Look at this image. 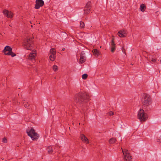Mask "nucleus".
<instances>
[{
  "instance_id": "f257e3e1",
  "label": "nucleus",
  "mask_w": 161,
  "mask_h": 161,
  "mask_svg": "<svg viewBox=\"0 0 161 161\" xmlns=\"http://www.w3.org/2000/svg\"><path fill=\"white\" fill-rule=\"evenodd\" d=\"M75 97V100L76 103L81 104L87 102L88 100L89 97L86 93L81 92L76 94Z\"/></svg>"
},
{
  "instance_id": "f03ea898",
  "label": "nucleus",
  "mask_w": 161,
  "mask_h": 161,
  "mask_svg": "<svg viewBox=\"0 0 161 161\" xmlns=\"http://www.w3.org/2000/svg\"><path fill=\"white\" fill-rule=\"evenodd\" d=\"M23 45L25 48L27 50H31L34 46L33 41L32 38L27 37L24 41Z\"/></svg>"
},
{
  "instance_id": "7ed1b4c3",
  "label": "nucleus",
  "mask_w": 161,
  "mask_h": 161,
  "mask_svg": "<svg viewBox=\"0 0 161 161\" xmlns=\"http://www.w3.org/2000/svg\"><path fill=\"white\" fill-rule=\"evenodd\" d=\"M142 101L144 104L147 106V110L150 108L151 104V99L150 96L147 94H143L142 95Z\"/></svg>"
},
{
  "instance_id": "20e7f679",
  "label": "nucleus",
  "mask_w": 161,
  "mask_h": 161,
  "mask_svg": "<svg viewBox=\"0 0 161 161\" xmlns=\"http://www.w3.org/2000/svg\"><path fill=\"white\" fill-rule=\"evenodd\" d=\"M137 117L141 121L145 122L147 120L148 116L142 109H140L138 112Z\"/></svg>"
},
{
  "instance_id": "39448f33",
  "label": "nucleus",
  "mask_w": 161,
  "mask_h": 161,
  "mask_svg": "<svg viewBox=\"0 0 161 161\" xmlns=\"http://www.w3.org/2000/svg\"><path fill=\"white\" fill-rule=\"evenodd\" d=\"M26 132L28 135L33 140H37L38 138V135L35 132V130L33 128H31L30 130H27Z\"/></svg>"
},
{
  "instance_id": "423d86ee",
  "label": "nucleus",
  "mask_w": 161,
  "mask_h": 161,
  "mask_svg": "<svg viewBox=\"0 0 161 161\" xmlns=\"http://www.w3.org/2000/svg\"><path fill=\"white\" fill-rule=\"evenodd\" d=\"M12 48L8 46H6L3 50V52L4 54L7 55H11L13 57L16 56L14 53L12 52Z\"/></svg>"
},
{
  "instance_id": "0eeeda50",
  "label": "nucleus",
  "mask_w": 161,
  "mask_h": 161,
  "mask_svg": "<svg viewBox=\"0 0 161 161\" xmlns=\"http://www.w3.org/2000/svg\"><path fill=\"white\" fill-rule=\"evenodd\" d=\"M123 154L124 155V159L125 161H131V156L130 155L129 151L127 150H123L121 148Z\"/></svg>"
},
{
  "instance_id": "6e6552de",
  "label": "nucleus",
  "mask_w": 161,
  "mask_h": 161,
  "mask_svg": "<svg viewBox=\"0 0 161 161\" xmlns=\"http://www.w3.org/2000/svg\"><path fill=\"white\" fill-rule=\"evenodd\" d=\"M56 57V51L54 48H52L50 51V59L51 61H53L55 60Z\"/></svg>"
},
{
  "instance_id": "1a4fd4ad",
  "label": "nucleus",
  "mask_w": 161,
  "mask_h": 161,
  "mask_svg": "<svg viewBox=\"0 0 161 161\" xmlns=\"http://www.w3.org/2000/svg\"><path fill=\"white\" fill-rule=\"evenodd\" d=\"M44 2L42 0H36V4L35 5V8L36 9H38L40 7L43 6Z\"/></svg>"
},
{
  "instance_id": "9d476101",
  "label": "nucleus",
  "mask_w": 161,
  "mask_h": 161,
  "mask_svg": "<svg viewBox=\"0 0 161 161\" xmlns=\"http://www.w3.org/2000/svg\"><path fill=\"white\" fill-rule=\"evenodd\" d=\"M91 2H88L86 3L84 9V13L85 14H89L91 11Z\"/></svg>"
},
{
  "instance_id": "9b49d317",
  "label": "nucleus",
  "mask_w": 161,
  "mask_h": 161,
  "mask_svg": "<svg viewBox=\"0 0 161 161\" xmlns=\"http://www.w3.org/2000/svg\"><path fill=\"white\" fill-rule=\"evenodd\" d=\"M3 14L8 18H12L13 16V13L8 10L5 9L3 11Z\"/></svg>"
},
{
  "instance_id": "f8f14e48",
  "label": "nucleus",
  "mask_w": 161,
  "mask_h": 161,
  "mask_svg": "<svg viewBox=\"0 0 161 161\" xmlns=\"http://www.w3.org/2000/svg\"><path fill=\"white\" fill-rule=\"evenodd\" d=\"M86 60L85 53L84 51L81 52L80 54V62L81 64L84 63Z\"/></svg>"
},
{
  "instance_id": "ddd939ff",
  "label": "nucleus",
  "mask_w": 161,
  "mask_h": 161,
  "mask_svg": "<svg viewBox=\"0 0 161 161\" xmlns=\"http://www.w3.org/2000/svg\"><path fill=\"white\" fill-rule=\"evenodd\" d=\"M118 35L120 37H125L126 36V31L125 30L120 31L118 34Z\"/></svg>"
},
{
  "instance_id": "4468645a",
  "label": "nucleus",
  "mask_w": 161,
  "mask_h": 161,
  "mask_svg": "<svg viewBox=\"0 0 161 161\" xmlns=\"http://www.w3.org/2000/svg\"><path fill=\"white\" fill-rule=\"evenodd\" d=\"M32 52L31 53L29 56V59L31 60H35L36 56V53L35 51Z\"/></svg>"
},
{
  "instance_id": "2eb2a0df",
  "label": "nucleus",
  "mask_w": 161,
  "mask_h": 161,
  "mask_svg": "<svg viewBox=\"0 0 161 161\" xmlns=\"http://www.w3.org/2000/svg\"><path fill=\"white\" fill-rule=\"evenodd\" d=\"M80 138L83 142L86 143H88L89 142V141L88 138L84 135L82 134H81Z\"/></svg>"
},
{
  "instance_id": "dca6fc26",
  "label": "nucleus",
  "mask_w": 161,
  "mask_h": 161,
  "mask_svg": "<svg viewBox=\"0 0 161 161\" xmlns=\"http://www.w3.org/2000/svg\"><path fill=\"white\" fill-rule=\"evenodd\" d=\"M92 51L93 54L96 57H97L101 54L100 52L97 49H93Z\"/></svg>"
},
{
  "instance_id": "f3484780",
  "label": "nucleus",
  "mask_w": 161,
  "mask_h": 161,
  "mask_svg": "<svg viewBox=\"0 0 161 161\" xmlns=\"http://www.w3.org/2000/svg\"><path fill=\"white\" fill-rule=\"evenodd\" d=\"M110 47L111 52H114L115 49V44L114 43H111Z\"/></svg>"
},
{
  "instance_id": "a211bd4d",
  "label": "nucleus",
  "mask_w": 161,
  "mask_h": 161,
  "mask_svg": "<svg viewBox=\"0 0 161 161\" xmlns=\"http://www.w3.org/2000/svg\"><path fill=\"white\" fill-rule=\"evenodd\" d=\"M47 149L49 154L52 153L53 151V149L52 147L51 146H48L47 147Z\"/></svg>"
},
{
  "instance_id": "6ab92c4d",
  "label": "nucleus",
  "mask_w": 161,
  "mask_h": 161,
  "mask_svg": "<svg viewBox=\"0 0 161 161\" xmlns=\"http://www.w3.org/2000/svg\"><path fill=\"white\" fill-rule=\"evenodd\" d=\"M146 9V6L144 4H142L140 5V9L142 12H144Z\"/></svg>"
},
{
  "instance_id": "aec40b11",
  "label": "nucleus",
  "mask_w": 161,
  "mask_h": 161,
  "mask_svg": "<svg viewBox=\"0 0 161 161\" xmlns=\"http://www.w3.org/2000/svg\"><path fill=\"white\" fill-rule=\"evenodd\" d=\"M116 140L114 138H112L110 139L109 140V142L110 144H113L116 142Z\"/></svg>"
},
{
  "instance_id": "412c9836",
  "label": "nucleus",
  "mask_w": 161,
  "mask_h": 161,
  "mask_svg": "<svg viewBox=\"0 0 161 161\" xmlns=\"http://www.w3.org/2000/svg\"><path fill=\"white\" fill-rule=\"evenodd\" d=\"M150 59L151 60V63H155L156 62L157 58H155L153 56H152L150 58Z\"/></svg>"
},
{
  "instance_id": "4be33fe9",
  "label": "nucleus",
  "mask_w": 161,
  "mask_h": 161,
  "mask_svg": "<svg viewBox=\"0 0 161 161\" xmlns=\"http://www.w3.org/2000/svg\"><path fill=\"white\" fill-rule=\"evenodd\" d=\"M24 106L26 108H29V107L30 106V105L27 102H24Z\"/></svg>"
},
{
  "instance_id": "5701e85b",
  "label": "nucleus",
  "mask_w": 161,
  "mask_h": 161,
  "mask_svg": "<svg viewBox=\"0 0 161 161\" xmlns=\"http://www.w3.org/2000/svg\"><path fill=\"white\" fill-rule=\"evenodd\" d=\"M88 76V75L86 74H84L82 75V78L83 80L86 79Z\"/></svg>"
},
{
  "instance_id": "b1692460",
  "label": "nucleus",
  "mask_w": 161,
  "mask_h": 161,
  "mask_svg": "<svg viewBox=\"0 0 161 161\" xmlns=\"http://www.w3.org/2000/svg\"><path fill=\"white\" fill-rule=\"evenodd\" d=\"M85 26L84 23L82 21H80V27L81 28H83Z\"/></svg>"
},
{
  "instance_id": "393cba45",
  "label": "nucleus",
  "mask_w": 161,
  "mask_h": 161,
  "mask_svg": "<svg viewBox=\"0 0 161 161\" xmlns=\"http://www.w3.org/2000/svg\"><path fill=\"white\" fill-rule=\"evenodd\" d=\"M53 69L54 71H56L58 69V67L56 65H54L53 67Z\"/></svg>"
},
{
  "instance_id": "a878e982",
  "label": "nucleus",
  "mask_w": 161,
  "mask_h": 161,
  "mask_svg": "<svg viewBox=\"0 0 161 161\" xmlns=\"http://www.w3.org/2000/svg\"><path fill=\"white\" fill-rule=\"evenodd\" d=\"M108 114L110 116H112L114 114V113L112 111H110L108 113Z\"/></svg>"
},
{
  "instance_id": "bb28decb",
  "label": "nucleus",
  "mask_w": 161,
  "mask_h": 161,
  "mask_svg": "<svg viewBox=\"0 0 161 161\" xmlns=\"http://www.w3.org/2000/svg\"><path fill=\"white\" fill-rule=\"evenodd\" d=\"M2 142L4 143H7V139H6V138L4 137L3 139Z\"/></svg>"
},
{
  "instance_id": "cd10ccee",
  "label": "nucleus",
  "mask_w": 161,
  "mask_h": 161,
  "mask_svg": "<svg viewBox=\"0 0 161 161\" xmlns=\"http://www.w3.org/2000/svg\"><path fill=\"white\" fill-rule=\"evenodd\" d=\"M114 38H113L112 39V41H111V43H112L113 42V43H114Z\"/></svg>"
},
{
  "instance_id": "c85d7f7f",
  "label": "nucleus",
  "mask_w": 161,
  "mask_h": 161,
  "mask_svg": "<svg viewBox=\"0 0 161 161\" xmlns=\"http://www.w3.org/2000/svg\"><path fill=\"white\" fill-rule=\"evenodd\" d=\"M65 50V48H63L62 49V50L63 51H64Z\"/></svg>"
},
{
  "instance_id": "c756f323",
  "label": "nucleus",
  "mask_w": 161,
  "mask_h": 161,
  "mask_svg": "<svg viewBox=\"0 0 161 161\" xmlns=\"http://www.w3.org/2000/svg\"><path fill=\"white\" fill-rule=\"evenodd\" d=\"M9 26L11 27L12 26L11 25H9Z\"/></svg>"
}]
</instances>
